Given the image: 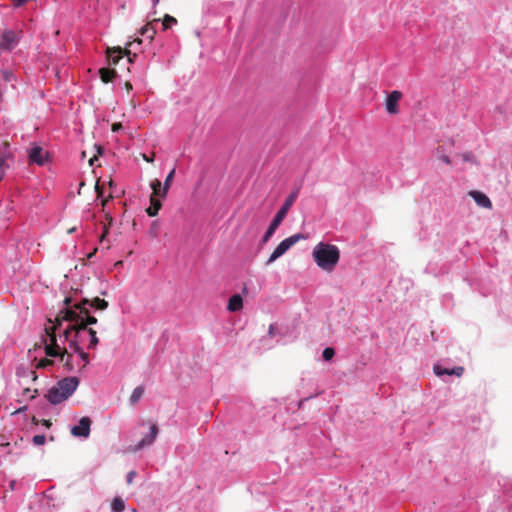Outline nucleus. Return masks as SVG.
Returning a JSON list of instances; mask_svg holds the SVG:
<instances>
[{"label": "nucleus", "instance_id": "44", "mask_svg": "<svg viewBox=\"0 0 512 512\" xmlns=\"http://www.w3.org/2000/svg\"><path fill=\"white\" fill-rule=\"evenodd\" d=\"M159 2V0H152L153 5H156Z\"/></svg>", "mask_w": 512, "mask_h": 512}, {"label": "nucleus", "instance_id": "18", "mask_svg": "<svg viewBox=\"0 0 512 512\" xmlns=\"http://www.w3.org/2000/svg\"><path fill=\"white\" fill-rule=\"evenodd\" d=\"M242 307H243L242 296L238 293L233 294L228 300L227 309L230 312H238L242 309Z\"/></svg>", "mask_w": 512, "mask_h": 512}, {"label": "nucleus", "instance_id": "15", "mask_svg": "<svg viewBox=\"0 0 512 512\" xmlns=\"http://www.w3.org/2000/svg\"><path fill=\"white\" fill-rule=\"evenodd\" d=\"M402 97V93L398 90L390 92L386 98V110L389 114H397L399 112L398 103Z\"/></svg>", "mask_w": 512, "mask_h": 512}, {"label": "nucleus", "instance_id": "26", "mask_svg": "<svg viewBox=\"0 0 512 512\" xmlns=\"http://www.w3.org/2000/svg\"><path fill=\"white\" fill-rule=\"evenodd\" d=\"M143 393H144V388L142 386L136 387L130 396V399H129L130 403L132 405L136 404L142 397Z\"/></svg>", "mask_w": 512, "mask_h": 512}, {"label": "nucleus", "instance_id": "24", "mask_svg": "<svg viewBox=\"0 0 512 512\" xmlns=\"http://www.w3.org/2000/svg\"><path fill=\"white\" fill-rule=\"evenodd\" d=\"M125 509V502L121 497H115L111 502L112 512H122Z\"/></svg>", "mask_w": 512, "mask_h": 512}, {"label": "nucleus", "instance_id": "36", "mask_svg": "<svg viewBox=\"0 0 512 512\" xmlns=\"http://www.w3.org/2000/svg\"><path fill=\"white\" fill-rule=\"evenodd\" d=\"M275 331H276V325L275 324H271L269 326V331H268V334L270 336H274L275 335Z\"/></svg>", "mask_w": 512, "mask_h": 512}, {"label": "nucleus", "instance_id": "5", "mask_svg": "<svg viewBox=\"0 0 512 512\" xmlns=\"http://www.w3.org/2000/svg\"><path fill=\"white\" fill-rule=\"evenodd\" d=\"M44 350L47 357L58 359L60 362H64V366L68 370L72 369V355L58 344L55 336L50 337V343H45Z\"/></svg>", "mask_w": 512, "mask_h": 512}, {"label": "nucleus", "instance_id": "42", "mask_svg": "<svg viewBox=\"0 0 512 512\" xmlns=\"http://www.w3.org/2000/svg\"><path fill=\"white\" fill-rule=\"evenodd\" d=\"M30 373L33 375V380L35 381V380L37 379V376H36V375H35V373H34V372H32V371H31Z\"/></svg>", "mask_w": 512, "mask_h": 512}, {"label": "nucleus", "instance_id": "14", "mask_svg": "<svg viewBox=\"0 0 512 512\" xmlns=\"http://www.w3.org/2000/svg\"><path fill=\"white\" fill-rule=\"evenodd\" d=\"M433 371H434L435 375L438 377L453 376V375L460 377V376H462V374L464 372V368L462 366H455L453 368H448V367H444L440 363H436L433 366Z\"/></svg>", "mask_w": 512, "mask_h": 512}, {"label": "nucleus", "instance_id": "19", "mask_svg": "<svg viewBox=\"0 0 512 512\" xmlns=\"http://www.w3.org/2000/svg\"><path fill=\"white\" fill-rule=\"evenodd\" d=\"M13 158L9 153H3L0 155V180L4 178L5 172L9 169Z\"/></svg>", "mask_w": 512, "mask_h": 512}, {"label": "nucleus", "instance_id": "16", "mask_svg": "<svg viewBox=\"0 0 512 512\" xmlns=\"http://www.w3.org/2000/svg\"><path fill=\"white\" fill-rule=\"evenodd\" d=\"M470 196L473 198L475 203L479 205L480 207L491 209L492 208V202L489 199V197L481 192V191H470Z\"/></svg>", "mask_w": 512, "mask_h": 512}, {"label": "nucleus", "instance_id": "45", "mask_svg": "<svg viewBox=\"0 0 512 512\" xmlns=\"http://www.w3.org/2000/svg\"><path fill=\"white\" fill-rule=\"evenodd\" d=\"M242 291L243 293H247V287H244Z\"/></svg>", "mask_w": 512, "mask_h": 512}, {"label": "nucleus", "instance_id": "2", "mask_svg": "<svg viewBox=\"0 0 512 512\" xmlns=\"http://www.w3.org/2000/svg\"><path fill=\"white\" fill-rule=\"evenodd\" d=\"M316 264L326 271H332L339 261L340 251L337 246L320 242L312 252Z\"/></svg>", "mask_w": 512, "mask_h": 512}, {"label": "nucleus", "instance_id": "7", "mask_svg": "<svg viewBox=\"0 0 512 512\" xmlns=\"http://www.w3.org/2000/svg\"><path fill=\"white\" fill-rule=\"evenodd\" d=\"M22 38L21 30H4L0 37V52H11Z\"/></svg>", "mask_w": 512, "mask_h": 512}, {"label": "nucleus", "instance_id": "6", "mask_svg": "<svg viewBox=\"0 0 512 512\" xmlns=\"http://www.w3.org/2000/svg\"><path fill=\"white\" fill-rule=\"evenodd\" d=\"M304 236L301 233H297L289 236L288 238L282 240L274 251L271 253L269 258L266 261V265L269 266L273 262H275L278 258L283 256L293 245H295L300 239H303Z\"/></svg>", "mask_w": 512, "mask_h": 512}, {"label": "nucleus", "instance_id": "31", "mask_svg": "<svg viewBox=\"0 0 512 512\" xmlns=\"http://www.w3.org/2000/svg\"><path fill=\"white\" fill-rule=\"evenodd\" d=\"M45 441H46V437L43 434H37V435L33 436V438H32V443L35 446L43 445L45 443Z\"/></svg>", "mask_w": 512, "mask_h": 512}, {"label": "nucleus", "instance_id": "1", "mask_svg": "<svg viewBox=\"0 0 512 512\" xmlns=\"http://www.w3.org/2000/svg\"><path fill=\"white\" fill-rule=\"evenodd\" d=\"M70 298L65 299L67 304V317L74 321L76 324L94 325L97 323V319L91 315V310H105L108 306V302L104 299L96 297L92 300L83 299L80 302L70 305Z\"/></svg>", "mask_w": 512, "mask_h": 512}, {"label": "nucleus", "instance_id": "11", "mask_svg": "<svg viewBox=\"0 0 512 512\" xmlns=\"http://www.w3.org/2000/svg\"><path fill=\"white\" fill-rule=\"evenodd\" d=\"M49 154L44 149L34 143L28 150V160L31 164H37L43 166L48 160Z\"/></svg>", "mask_w": 512, "mask_h": 512}, {"label": "nucleus", "instance_id": "25", "mask_svg": "<svg viewBox=\"0 0 512 512\" xmlns=\"http://www.w3.org/2000/svg\"><path fill=\"white\" fill-rule=\"evenodd\" d=\"M1 81L10 83L16 81V75L10 69L1 70Z\"/></svg>", "mask_w": 512, "mask_h": 512}, {"label": "nucleus", "instance_id": "21", "mask_svg": "<svg viewBox=\"0 0 512 512\" xmlns=\"http://www.w3.org/2000/svg\"><path fill=\"white\" fill-rule=\"evenodd\" d=\"M139 32L142 36L146 37L149 41H152L154 38V35L156 33L155 22L153 21L150 24L143 26Z\"/></svg>", "mask_w": 512, "mask_h": 512}, {"label": "nucleus", "instance_id": "30", "mask_svg": "<svg viewBox=\"0 0 512 512\" xmlns=\"http://www.w3.org/2000/svg\"><path fill=\"white\" fill-rule=\"evenodd\" d=\"M37 394H38V391L36 389L31 390L30 388H25L23 390L22 397H23V399L32 400L37 396Z\"/></svg>", "mask_w": 512, "mask_h": 512}, {"label": "nucleus", "instance_id": "29", "mask_svg": "<svg viewBox=\"0 0 512 512\" xmlns=\"http://www.w3.org/2000/svg\"><path fill=\"white\" fill-rule=\"evenodd\" d=\"M335 355V350L334 348L332 347H326L323 351H322V358L325 360V361H330L332 360V358L334 357Z\"/></svg>", "mask_w": 512, "mask_h": 512}, {"label": "nucleus", "instance_id": "17", "mask_svg": "<svg viewBox=\"0 0 512 512\" xmlns=\"http://www.w3.org/2000/svg\"><path fill=\"white\" fill-rule=\"evenodd\" d=\"M36 503H38L40 508L43 510L56 508L53 497L48 493H45L42 496L36 495L34 500L31 502V505Z\"/></svg>", "mask_w": 512, "mask_h": 512}, {"label": "nucleus", "instance_id": "32", "mask_svg": "<svg viewBox=\"0 0 512 512\" xmlns=\"http://www.w3.org/2000/svg\"><path fill=\"white\" fill-rule=\"evenodd\" d=\"M462 160L464 162H471V163H474L475 162V156L472 152H465L462 154Z\"/></svg>", "mask_w": 512, "mask_h": 512}, {"label": "nucleus", "instance_id": "12", "mask_svg": "<svg viewBox=\"0 0 512 512\" xmlns=\"http://www.w3.org/2000/svg\"><path fill=\"white\" fill-rule=\"evenodd\" d=\"M91 419L87 416L80 418L78 424L71 428V434L75 437L87 438L90 435Z\"/></svg>", "mask_w": 512, "mask_h": 512}, {"label": "nucleus", "instance_id": "13", "mask_svg": "<svg viewBox=\"0 0 512 512\" xmlns=\"http://www.w3.org/2000/svg\"><path fill=\"white\" fill-rule=\"evenodd\" d=\"M159 433L158 426L156 424H152L150 427V433L145 435L133 448V452H138L143 448L150 446L156 440V437Z\"/></svg>", "mask_w": 512, "mask_h": 512}, {"label": "nucleus", "instance_id": "4", "mask_svg": "<svg viewBox=\"0 0 512 512\" xmlns=\"http://www.w3.org/2000/svg\"><path fill=\"white\" fill-rule=\"evenodd\" d=\"M299 194V189L292 191L285 199L284 203L280 207V209L276 212L274 217L272 218L267 230L261 239V244H266L271 237L274 235L277 228L281 225L284 218L286 217L289 209L292 207L294 202L296 201Z\"/></svg>", "mask_w": 512, "mask_h": 512}, {"label": "nucleus", "instance_id": "43", "mask_svg": "<svg viewBox=\"0 0 512 512\" xmlns=\"http://www.w3.org/2000/svg\"><path fill=\"white\" fill-rule=\"evenodd\" d=\"M127 89H132V85L130 83L126 84Z\"/></svg>", "mask_w": 512, "mask_h": 512}, {"label": "nucleus", "instance_id": "38", "mask_svg": "<svg viewBox=\"0 0 512 512\" xmlns=\"http://www.w3.org/2000/svg\"><path fill=\"white\" fill-rule=\"evenodd\" d=\"M27 410V406L24 405L23 407H20L18 408L15 413H22V412H25Z\"/></svg>", "mask_w": 512, "mask_h": 512}, {"label": "nucleus", "instance_id": "3", "mask_svg": "<svg viewBox=\"0 0 512 512\" xmlns=\"http://www.w3.org/2000/svg\"><path fill=\"white\" fill-rule=\"evenodd\" d=\"M78 385L79 379L77 377H65L47 391L46 398L53 405L60 404L75 392Z\"/></svg>", "mask_w": 512, "mask_h": 512}, {"label": "nucleus", "instance_id": "37", "mask_svg": "<svg viewBox=\"0 0 512 512\" xmlns=\"http://www.w3.org/2000/svg\"><path fill=\"white\" fill-rule=\"evenodd\" d=\"M16 486H17V481H16V480H11V481L9 482V488H10L11 490H15V489H16Z\"/></svg>", "mask_w": 512, "mask_h": 512}, {"label": "nucleus", "instance_id": "28", "mask_svg": "<svg viewBox=\"0 0 512 512\" xmlns=\"http://www.w3.org/2000/svg\"><path fill=\"white\" fill-rule=\"evenodd\" d=\"M101 78L104 82H109L112 80V78L116 75V72L114 70H106L102 69L101 71Z\"/></svg>", "mask_w": 512, "mask_h": 512}, {"label": "nucleus", "instance_id": "9", "mask_svg": "<svg viewBox=\"0 0 512 512\" xmlns=\"http://www.w3.org/2000/svg\"><path fill=\"white\" fill-rule=\"evenodd\" d=\"M153 193L150 197V206L146 208V213L150 217H155L159 210L162 207L161 197H160V188L161 182L158 179H155L150 184Z\"/></svg>", "mask_w": 512, "mask_h": 512}, {"label": "nucleus", "instance_id": "34", "mask_svg": "<svg viewBox=\"0 0 512 512\" xmlns=\"http://www.w3.org/2000/svg\"><path fill=\"white\" fill-rule=\"evenodd\" d=\"M136 476V472L135 471H130L127 476H126V482L128 484L132 483L134 477Z\"/></svg>", "mask_w": 512, "mask_h": 512}, {"label": "nucleus", "instance_id": "27", "mask_svg": "<svg viewBox=\"0 0 512 512\" xmlns=\"http://www.w3.org/2000/svg\"><path fill=\"white\" fill-rule=\"evenodd\" d=\"M67 341H69V348L73 350L74 353H78L83 349L82 344L76 338L73 337Z\"/></svg>", "mask_w": 512, "mask_h": 512}, {"label": "nucleus", "instance_id": "23", "mask_svg": "<svg viewBox=\"0 0 512 512\" xmlns=\"http://www.w3.org/2000/svg\"><path fill=\"white\" fill-rule=\"evenodd\" d=\"M154 22H155L156 26L161 25L163 30H167L170 27H172L174 24H176L177 20L173 16L166 14L162 21L157 19V20H154Z\"/></svg>", "mask_w": 512, "mask_h": 512}, {"label": "nucleus", "instance_id": "22", "mask_svg": "<svg viewBox=\"0 0 512 512\" xmlns=\"http://www.w3.org/2000/svg\"><path fill=\"white\" fill-rule=\"evenodd\" d=\"M83 335H88V346L87 348L88 349H94L98 343H99V339L96 335V331L93 330L92 328H88V331H83L82 332Z\"/></svg>", "mask_w": 512, "mask_h": 512}, {"label": "nucleus", "instance_id": "41", "mask_svg": "<svg viewBox=\"0 0 512 512\" xmlns=\"http://www.w3.org/2000/svg\"><path fill=\"white\" fill-rule=\"evenodd\" d=\"M94 160H95V158H91V159L89 160V163H90V165H91V166L94 164Z\"/></svg>", "mask_w": 512, "mask_h": 512}, {"label": "nucleus", "instance_id": "10", "mask_svg": "<svg viewBox=\"0 0 512 512\" xmlns=\"http://www.w3.org/2000/svg\"><path fill=\"white\" fill-rule=\"evenodd\" d=\"M499 485L502 486V502L501 506L497 507V509L502 512H511L512 511V477L511 478H503L502 482L499 480Z\"/></svg>", "mask_w": 512, "mask_h": 512}, {"label": "nucleus", "instance_id": "40", "mask_svg": "<svg viewBox=\"0 0 512 512\" xmlns=\"http://www.w3.org/2000/svg\"><path fill=\"white\" fill-rule=\"evenodd\" d=\"M144 160L147 162H152L153 160L150 157H147L146 155L143 156Z\"/></svg>", "mask_w": 512, "mask_h": 512}, {"label": "nucleus", "instance_id": "35", "mask_svg": "<svg viewBox=\"0 0 512 512\" xmlns=\"http://www.w3.org/2000/svg\"><path fill=\"white\" fill-rule=\"evenodd\" d=\"M439 158L443 161V163H445L447 165L451 164V160H450V157L448 155L440 154Z\"/></svg>", "mask_w": 512, "mask_h": 512}, {"label": "nucleus", "instance_id": "20", "mask_svg": "<svg viewBox=\"0 0 512 512\" xmlns=\"http://www.w3.org/2000/svg\"><path fill=\"white\" fill-rule=\"evenodd\" d=\"M175 168H173L169 173L168 175L166 176L165 180H164V184H163V187L161 186L160 188V197L161 198H165L167 193H168V190L170 188V185L173 181V178L175 176Z\"/></svg>", "mask_w": 512, "mask_h": 512}, {"label": "nucleus", "instance_id": "46", "mask_svg": "<svg viewBox=\"0 0 512 512\" xmlns=\"http://www.w3.org/2000/svg\"><path fill=\"white\" fill-rule=\"evenodd\" d=\"M131 512H137V510L133 508V509H131Z\"/></svg>", "mask_w": 512, "mask_h": 512}, {"label": "nucleus", "instance_id": "8", "mask_svg": "<svg viewBox=\"0 0 512 512\" xmlns=\"http://www.w3.org/2000/svg\"><path fill=\"white\" fill-rule=\"evenodd\" d=\"M64 318L69 322L68 328L63 332L64 341H67L70 338L72 332H74L73 337L76 338L81 344H84L86 341H88V335H83L82 332L88 331L89 325L76 324L74 321L68 319L67 310H65Z\"/></svg>", "mask_w": 512, "mask_h": 512}, {"label": "nucleus", "instance_id": "39", "mask_svg": "<svg viewBox=\"0 0 512 512\" xmlns=\"http://www.w3.org/2000/svg\"><path fill=\"white\" fill-rule=\"evenodd\" d=\"M158 227V221H153L152 225H151V231H153L154 229H156Z\"/></svg>", "mask_w": 512, "mask_h": 512}, {"label": "nucleus", "instance_id": "33", "mask_svg": "<svg viewBox=\"0 0 512 512\" xmlns=\"http://www.w3.org/2000/svg\"><path fill=\"white\" fill-rule=\"evenodd\" d=\"M79 358L81 359V361L84 363V366H86L87 364H89V357H88V354L86 352H84V350H80V352L77 353Z\"/></svg>", "mask_w": 512, "mask_h": 512}]
</instances>
